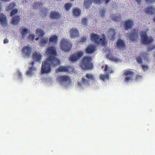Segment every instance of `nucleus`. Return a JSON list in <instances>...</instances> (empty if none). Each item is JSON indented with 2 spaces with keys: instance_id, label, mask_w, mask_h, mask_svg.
Returning <instances> with one entry per match:
<instances>
[{
  "instance_id": "nucleus-1",
  "label": "nucleus",
  "mask_w": 155,
  "mask_h": 155,
  "mask_svg": "<svg viewBox=\"0 0 155 155\" xmlns=\"http://www.w3.org/2000/svg\"><path fill=\"white\" fill-rule=\"evenodd\" d=\"M60 61L55 58H48L46 60L42 62L41 67L42 73H48L51 71V67H57L60 64Z\"/></svg>"
},
{
  "instance_id": "nucleus-2",
  "label": "nucleus",
  "mask_w": 155,
  "mask_h": 155,
  "mask_svg": "<svg viewBox=\"0 0 155 155\" xmlns=\"http://www.w3.org/2000/svg\"><path fill=\"white\" fill-rule=\"evenodd\" d=\"M91 40L92 42L97 44H100L102 46L105 45L106 43V39L104 34L101 35V38L100 39V36L97 34L93 32L90 35Z\"/></svg>"
},
{
  "instance_id": "nucleus-3",
  "label": "nucleus",
  "mask_w": 155,
  "mask_h": 155,
  "mask_svg": "<svg viewBox=\"0 0 155 155\" xmlns=\"http://www.w3.org/2000/svg\"><path fill=\"white\" fill-rule=\"evenodd\" d=\"M80 66L84 70L92 69L93 67L91 57L85 56L80 63Z\"/></svg>"
},
{
  "instance_id": "nucleus-4",
  "label": "nucleus",
  "mask_w": 155,
  "mask_h": 155,
  "mask_svg": "<svg viewBox=\"0 0 155 155\" xmlns=\"http://www.w3.org/2000/svg\"><path fill=\"white\" fill-rule=\"evenodd\" d=\"M60 47L62 50L67 52L70 50L72 45L68 40L63 38L61 41Z\"/></svg>"
},
{
  "instance_id": "nucleus-5",
  "label": "nucleus",
  "mask_w": 155,
  "mask_h": 155,
  "mask_svg": "<svg viewBox=\"0 0 155 155\" xmlns=\"http://www.w3.org/2000/svg\"><path fill=\"white\" fill-rule=\"evenodd\" d=\"M141 41L144 44L148 45L151 43L153 39L151 37H149L146 31H142L140 33Z\"/></svg>"
},
{
  "instance_id": "nucleus-6",
  "label": "nucleus",
  "mask_w": 155,
  "mask_h": 155,
  "mask_svg": "<svg viewBox=\"0 0 155 155\" xmlns=\"http://www.w3.org/2000/svg\"><path fill=\"white\" fill-rule=\"evenodd\" d=\"M46 54L48 56V58H55L57 60H59L56 57L57 55V52L55 48L53 47H51L48 48L46 52Z\"/></svg>"
},
{
  "instance_id": "nucleus-7",
  "label": "nucleus",
  "mask_w": 155,
  "mask_h": 155,
  "mask_svg": "<svg viewBox=\"0 0 155 155\" xmlns=\"http://www.w3.org/2000/svg\"><path fill=\"white\" fill-rule=\"evenodd\" d=\"M135 74V73L132 71L127 70L125 71L123 74V75L125 76V81L127 82H129L130 81L132 80Z\"/></svg>"
},
{
  "instance_id": "nucleus-8",
  "label": "nucleus",
  "mask_w": 155,
  "mask_h": 155,
  "mask_svg": "<svg viewBox=\"0 0 155 155\" xmlns=\"http://www.w3.org/2000/svg\"><path fill=\"white\" fill-rule=\"evenodd\" d=\"M138 36V31L136 29H134L131 32L127 35V36L129 40L133 41L137 39Z\"/></svg>"
},
{
  "instance_id": "nucleus-9",
  "label": "nucleus",
  "mask_w": 155,
  "mask_h": 155,
  "mask_svg": "<svg viewBox=\"0 0 155 155\" xmlns=\"http://www.w3.org/2000/svg\"><path fill=\"white\" fill-rule=\"evenodd\" d=\"M82 80L83 83L87 84L90 81H94L95 78L93 74L87 73L82 78Z\"/></svg>"
},
{
  "instance_id": "nucleus-10",
  "label": "nucleus",
  "mask_w": 155,
  "mask_h": 155,
  "mask_svg": "<svg viewBox=\"0 0 155 155\" xmlns=\"http://www.w3.org/2000/svg\"><path fill=\"white\" fill-rule=\"evenodd\" d=\"M83 54V52L82 51L73 54L70 56L69 60L71 61H76L82 57Z\"/></svg>"
},
{
  "instance_id": "nucleus-11",
  "label": "nucleus",
  "mask_w": 155,
  "mask_h": 155,
  "mask_svg": "<svg viewBox=\"0 0 155 155\" xmlns=\"http://www.w3.org/2000/svg\"><path fill=\"white\" fill-rule=\"evenodd\" d=\"M109 70L110 69L108 67L107 65H106L105 67L104 71L106 73H107V74H100V78L101 80H103V81H104L105 80L109 79V76L108 74L109 73Z\"/></svg>"
},
{
  "instance_id": "nucleus-12",
  "label": "nucleus",
  "mask_w": 155,
  "mask_h": 155,
  "mask_svg": "<svg viewBox=\"0 0 155 155\" xmlns=\"http://www.w3.org/2000/svg\"><path fill=\"white\" fill-rule=\"evenodd\" d=\"M31 52V48L29 46L24 47L22 49V52L25 56H30Z\"/></svg>"
},
{
  "instance_id": "nucleus-13",
  "label": "nucleus",
  "mask_w": 155,
  "mask_h": 155,
  "mask_svg": "<svg viewBox=\"0 0 155 155\" xmlns=\"http://www.w3.org/2000/svg\"><path fill=\"white\" fill-rule=\"evenodd\" d=\"M58 80L61 83L70 84L71 82L70 79L67 76H61L58 78Z\"/></svg>"
},
{
  "instance_id": "nucleus-14",
  "label": "nucleus",
  "mask_w": 155,
  "mask_h": 155,
  "mask_svg": "<svg viewBox=\"0 0 155 155\" xmlns=\"http://www.w3.org/2000/svg\"><path fill=\"white\" fill-rule=\"evenodd\" d=\"M107 36L111 40L115 39V30L114 28H110L107 34Z\"/></svg>"
},
{
  "instance_id": "nucleus-15",
  "label": "nucleus",
  "mask_w": 155,
  "mask_h": 155,
  "mask_svg": "<svg viewBox=\"0 0 155 155\" xmlns=\"http://www.w3.org/2000/svg\"><path fill=\"white\" fill-rule=\"evenodd\" d=\"M71 37V38H76L79 35V31L78 30L74 28H72L69 31Z\"/></svg>"
},
{
  "instance_id": "nucleus-16",
  "label": "nucleus",
  "mask_w": 155,
  "mask_h": 155,
  "mask_svg": "<svg viewBox=\"0 0 155 155\" xmlns=\"http://www.w3.org/2000/svg\"><path fill=\"white\" fill-rule=\"evenodd\" d=\"M134 25L133 21L128 20L125 21L124 23L125 29L126 30H128L130 29Z\"/></svg>"
},
{
  "instance_id": "nucleus-17",
  "label": "nucleus",
  "mask_w": 155,
  "mask_h": 155,
  "mask_svg": "<svg viewBox=\"0 0 155 155\" xmlns=\"http://www.w3.org/2000/svg\"><path fill=\"white\" fill-rule=\"evenodd\" d=\"M116 43L117 47L120 49H122L125 47L124 41L120 39H118Z\"/></svg>"
},
{
  "instance_id": "nucleus-18",
  "label": "nucleus",
  "mask_w": 155,
  "mask_h": 155,
  "mask_svg": "<svg viewBox=\"0 0 155 155\" xmlns=\"http://www.w3.org/2000/svg\"><path fill=\"white\" fill-rule=\"evenodd\" d=\"M41 55L39 52H35L33 53V59L34 61L40 62Z\"/></svg>"
},
{
  "instance_id": "nucleus-19",
  "label": "nucleus",
  "mask_w": 155,
  "mask_h": 155,
  "mask_svg": "<svg viewBox=\"0 0 155 155\" xmlns=\"http://www.w3.org/2000/svg\"><path fill=\"white\" fill-rule=\"evenodd\" d=\"M61 15L59 12H57L54 11L50 14V18L51 19H59Z\"/></svg>"
},
{
  "instance_id": "nucleus-20",
  "label": "nucleus",
  "mask_w": 155,
  "mask_h": 155,
  "mask_svg": "<svg viewBox=\"0 0 155 155\" xmlns=\"http://www.w3.org/2000/svg\"><path fill=\"white\" fill-rule=\"evenodd\" d=\"M95 51V47L92 45H90L87 47L85 50L86 52L88 54L92 53Z\"/></svg>"
},
{
  "instance_id": "nucleus-21",
  "label": "nucleus",
  "mask_w": 155,
  "mask_h": 155,
  "mask_svg": "<svg viewBox=\"0 0 155 155\" xmlns=\"http://www.w3.org/2000/svg\"><path fill=\"white\" fill-rule=\"evenodd\" d=\"M7 19L5 15L2 13H0V22L2 25H5L7 24Z\"/></svg>"
},
{
  "instance_id": "nucleus-22",
  "label": "nucleus",
  "mask_w": 155,
  "mask_h": 155,
  "mask_svg": "<svg viewBox=\"0 0 155 155\" xmlns=\"http://www.w3.org/2000/svg\"><path fill=\"white\" fill-rule=\"evenodd\" d=\"M16 6V4L13 2L9 3L8 5L6 8V11L7 12H10L14 9Z\"/></svg>"
},
{
  "instance_id": "nucleus-23",
  "label": "nucleus",
  "mask_w": 155,
  "mask_h": 155,
  "mask_svg": "<svg viewBox=\"0 0 155 155\" xmlns=\"http://www.w3.org/2000/svg\"><path fill=\"white\" fill-rule=\"evenodd\" d=\"M93 2V0H84V5L86 8H88L91 7Z\"/></svg>"
},
{
  "instance_id": "nucleus-24",
  "label": "nucleus",
  "mask_w": 155,
  "mask_h": 155,
  "mask_svg": "<svg viewBox=\"0 0 155 155\" xmlns=\"http://www.w3.org/2000/svg\"><path fill=\"white\" fill-rule=\"evenodd\" d=\"M145 12L148 15H152L155 12V8L152 7H147L145 9Z\"/></svg>"
},
{
  "instance_id": "nucleus-25",
  "label": "nucleus",
  "mask_w": 155,
  "mask_h": 155,
  "mask_svg": "<svg viewBox=\"0 0 155 155\" xmlns=\"http://www.w3.org/2000/svg\"><path fill=\"white\" fill-rule=\"evenodd\" d=\"M70 67L68 66H61L58 68L57 70V71L58 72H67L69 71Z\"/></svg>"
},
{
  "instance_id": "nucleus-26",
  "label": "nucleus",
  "mask_w": 155,
  "mask_h": 155,
  "mask_svg": "<svg viewBox=\"0 0 155 155\" xmlns=\"http://www.w3.org/2000/svg\"><path fill=\"white\" fill-rule=\"evenodd\" d=\"M73 15L75 16H78L81 14V11L80 9L74 8L73 9Z\"/></svg>"
},
{
  "instance_id": "nucleus-27",
  "label": "nucleus",
  "mask_w": 155,
  "mask_h": 155,
  "mask_svg": "<svg viewBox=\"0 0 155 155\" xmlns=\"http://www.w3.org/2000/svg\"><path fill=\"white\" fill-rule=\"evenodd\" d=\"M34 63V62L33 61L31 63V64L32 65V66L29 68L27 72V73L28 75H31L32 74L33 71L35 70V68L34 66H33Z\"/></svg>"
},
{
  "instance_id": "nucleus-28",
  "label": "nucleus",
  "mask_w": 155,
  "mask_h": 155,
  "mask_svg": "<svg viewBox=\"0 0 155 155\" xmlns=\"http://www.w3.org/2000/svg\"><path fill=\"white\" fill-rule=\"evenodd\" d=\"M20 19V18L19 16H15L13 18L11 22L13 24L16 25L18 23Z\"/></svg>"
},
{
  "instance_id": "nucleus-29",
  "label": "nucleus",
  "mask_w": 155,
  "mask_h": 155,
  "mask_svg": "<svg viewBox=\"0 0 155 155\" xmlns=\"http://www.w3.org/2000/svg\"><path fill=\"white\" fill-rule=\"evenodd\" d=\"M48 38H43L42 39L39 41V44L41 46H45L48 42Z\"/></svg>"
},
{
  "instance_id": "nucleus-30",
  "label": "nucleus",
  "mask_w": 155,
  "mask_h": 155,
  "mask_svg": "<svg viewBox=\"0 0 155 155\" xmlns=\"http://www.w3.org/2000/svg\"><path fill=\"white\" fill-rule=\"evenodd\" d=\"M49 41L50 42H53L54 44L57 43L58 41V37L56 35H53L51 36L49 38Z\"/></svg>"
},
{
  "instance_id": "nucleus-31",
  "label": "nucleus",
  "mask_w": 155,
  "mask_h": 155,
  "mask_svg": "<svg viewBox=\"0 0 155 155\" xmlns=\"http://www.w3.org/2000/svg\"><path fill=\"white\" fill-rule=\"evenodd\" d=\"M36 31L37 35V36L38 37L41 38L44 35V33L42 30L38 29L36 30Z\"/></svg>"
},
{
  "instance_id": "nucleus-32",
  "label": "nucleus",
  "mask_w": 155,
  "mask_h": 155,
  "mask_svg": "<svg viewBox=\"0 0 155 155\" xmlns=\"http://www.w3.org/2000/svg\"><path fill=\"white\" fill-rule=\"evenodd\" d=\"M107 58L110 60L115 61H118V59L114 58L111 54H108L107 55Z\"/></svg>"
},
{
  "instance_id": "nucleus-33",
  "label": "nucleus",
  "mask_w": 155,
  "mask_h": 155,
  "mask_svg": "<svg viewBox=\"0 0 155 155\" xmlns=\"http://www.w3.org/2000/svg\"><path fill=\"white\" fill-rule=\"evenodd\" d=\"M43 4L41 2L39 3L38 2H36L34 4V5H33V8L35 9H37L38 7L40 8V6H42Z\"/></svg>"
},
{
  "instance_id": "nucleus-34",
  "label": "nucleus",
  "mask_w": 155,
  "mask_h": 155,
  "mask_svg": "<svg viewBox=\"0 0 155 155\" xmlns=\"http://www.w3.org/2000/svg\"><path fill=\"white\" fill-rule=\"evenodd\" d=\"M71 6L72 5L71 4L69 3H67L65 4L64 7L65 10L67 11H68L70 10Z\"/></svg>"
},
{
  "instance_id": "nucleus-35",
  "label": "nucleus",
  "mask_w": 155,
  "mask_h": 155,
  "mask_svg": "<svg viewBox=\"0 0 155 155\" xmlns=\"http://www.w3.org/2000/svg\"><path fill=\"white\" fill-rule=\"evenodd\" d=\"M28 32V29L27 28H24L22 29L21 32V34L22 35V37L23 38L25 37V35Z\"/></svg>"
},
{
  "instance_id": "nucleus-36",
  "label": "nucleus",
  "mask_w": 155,
  "mask_h": 155,
  "mask_svg": "<svg viewBox=\"0 0 155 155\" xmlns=\"http://www.w3.org/2000/svg\"><path fill=\"white\" fill-rule=\"evenodd\" d=\"M112 18L113 20L115 21H118L120 20L121 18L120 16H116L114 15H113L112 16Z\"/></svg>"
},
{
  "instance_id": "nucleus-37",
  "label": "nucleus",
  "mask_w": 155,
  "mask_h": 155,
  "mask_svg": "<svg viewBox=\"0 0 155 155\" xmlns=\"http://www.w3.org/2000/svg\"><path fill=\"white\" fill-rule=\"evenodd\" d=\"M18 10L16 9H14L11 11L10 15L12 16L14 15L17 14L18 13Z\"/></svg>"
},
{
  "instance_id": "nucleus-38",
  "label": "nucleus",
  "mask_w": 155,
  "mask_h": 155,
  "mask_svg": "<svg viewBox=\"0 0 155 155\" xmlns=\"http://www.w3.org/2000/svg\"><path fill=\"white\" fill-rule=\"evenodd\" d=\"M47 8H43L41 11V12L42 14L44 15V16L46 17L47 14Z\"/></svg>"
},
{
  "instance_id": "nucleus-39",
  "label": "nucleus",
  "mask_w": 155,
  "mask_h": 155,
  "mask_svg": "<svg viewBox=\"0 0 155 155\" xmlns=\"http://www.w3.org/2000/svg\"><path fill=\"white\" fill-rule=\"evenodd\" d=\"M155 48V45H151L148 46L147 47L148 51H149Z\"/></svg>"
},
{
  "instance_id": "nucleus-40",
  "label": "nucleus",
  "mask_w": 155,
  "mask_h": 155,
  "mask_svg": "<svg viewBox=\"0 0 155 155\" xmlns=\"http://www.w3.org/2000/svg\"><path fill=\"white\" fill-rule=\"evenodd\" d=\"M94 3L100 4L103 2V0H93Z\"/></svg>"
},
{
  "instance_id": "nucleus-41",
  "label": "nucleus",
  "mask_w": 155,
  "mask_h": 155,
  "mask_svg": "<svg viewBox=\"0 0 155 155\" xmlns=\"http://www.w3.org/2000/svg\"><path fill=\"white\" fill-rule=\"evenodd\" d=\"M81 23L84 25H86L87 23V19L85 18L82 19L81 21Z\"/></svg>"
},
{
  "instance_id": "nucleus-42",
  "label": "nucleus",
  "mask_w": 155,
  "mask_h": 155,
  "mask_svg": "<svg viewBox=\"0 0 155 155\" xmlns=\"http://www.w3.org/2000/svg\"><path fill=\"white\" fill-rule=\"evenodd\" d=\"M100 14L102 16H104L105 13V9H101L100 11Z\"/></svg>"
},
{
  "instance_id": "nucleus-43",
  "label": "nucleus",
  "mask_w": 155,
  "mask_h": 155,
  "mask_svg": "<svg viewBox=\"0 0 155 155\" xmlns=\"http://www.w3.org/2000/svg\"><path fill=\"white\" fill-rule=\"evenodd\" d=\"M87 39L86 37L84 36L81 38L80 42H84L86 41Z\"/></svg>"
},
{
  "instance_id": "nucleus-44",
  "label": "nucleus",
  "mask_w": 155,
  "mask_h": 155,
  "mask_svg": "<svg viewBox=\"0 0 155 155\" xmlns=\"http://www.w3.org/2000/svg\"><path fill=\"white\" fill-rule=\"evenodd\" d=\"M137 61L138 63L140 64H142V63L141 58L140 57H138L137 58Z\"/></svg>"
},
{
  "instance_id": "nucleus-45",
  "label": "nucleus",
  "mask_w": 155,
  "mask_h": 155,
  "mask_svg": "<svg viewBox=\"0 0 155 155\" xmlns=\"http://www.w3.org/2000/svg\"><path fill=\"white\" fill-rule=\"evenodd\" d=\"M35 38V36L34 34H31L29 36V38L31 40H33Z\"/></svg>"
},
{
  "instance_id": "nucleus-46",
  "label": "nucleus",
  "mask_w": 155,
  "mask_h": 155,
  "mask_svg": "<svg viewBox=\"0 0 155 155\" xmlns=\"http://www.w3.org/2000/svg\"><path fill=\"white\" fill-rule=\"evenodd\" d=\"M142 67L144 70H147V69L148 66L146 65H142Z\"/></svg>"
},
{
  "instance_id": "nucleus-47",
  "label": "nucleus",
  "mask_w": 155,
  "mask_h": 155,
  "mask_svg": "<svg viewBox=\"0 0 155 155\" xmlns=\"http://www.w3.org/2000/svg\"><path fill=\"white\" fill-rule=\"evenodd\" d=\"M143 56L145 60H147V57L148 56V54L147 53H144L143 54Z\"/></svg>"
},
{
  "instance_id": "nucleus-48",
  "label": "nucleus",
  "mask_w": 155,
  "mask_h": 155,
  "mask_svg": "<svg viewBox=\"0 0 155 155\" xmlns=\"http://www.w3.org/2000/svg\"><path fill=\"white\" fill-rule=\"evenodd\" d=\"M146 2H147L148 3H151L154 2L155 0H145Z\"/></svg>"
},
{
  "instance_id": "nucleus-49",
  "label": "nucleus",
  "mask_w": 155,
  "mask_h": 155,
  "mask_svg": "<svg viewBox=\"0 0 155 155\" xmlns=\"http://www.w3.org/2000/svg\"><path fill=\"white\" fill-rule=\"evenodd\" d=\"M8 39H7V38L5 39H4V41H3L4 44H5L7 43H8Z\"/></svg>"
},
{
  "instance_id": "nucleus-50",
  "label": "nucleus",
  "mask_w": 155,
  "mask_h": 155,
  "mask_svg": "<svg viewBox=\"0 0 155 155\" xmlns=\"http://www.w3.org/2000/svg\"><path fill=\"white\" fill-rule=\"evenodd\" d=\"M18 77L19 78H21L22 76V73L20 72H18Z\"/></svg>"
},
{
  "instance_id": "nucleus-51",
  "label": "nucleus",
  "mask_w": 155,
  "mask_h": 155,
  "mask_svg": "<svg viewBox=\"0 0 155 155\" xmlns=\"http://www.w3.org/2000/svg\"><path fill=\"white\" fill-rule=\"evenodd\" d=\"M137 2L138 4H140L141 2V0H135Z\"/></svg>"
},
{
  "instance_id": "nucleus-52",
  "label": "nucleus",
  "mask_w": 155,
  "mask_h": 155,
  "mask_svg": "<svg viewBox=\"0 0 155 155\" xmlns=\"http://www.w3.org/2000/svg\"><path fill=\"white\" fill-rule=\"evenodd\" d=\"M142 78L141 76L140 75H137L136 77V79H138L139 78Z\"/></svg>"
},
{
  "instance_id": "nucleus-53",
  "label": "nucleus",
  "mask_w": 155,
  "mask_h": 155,
  "mask_svg": "<svg viewBox=\"0 0 155 155\" xmlns=\"http://www.w3.org/2000/svg\"><path fill=\"white\" fill-rule=\"evenodd\" d=\"M111 0H104L105 3L107 4Z\"/></svg>"
},
{
  "instance_id": "nucleus-54",
  "label": "nucleus",
  "mask_w": 155,
  "mask_h": 155,
  "mask_svg": "<svg viewBox=\"0 0 155 155\" xmlns=\"http://www.w3.org/2000/svg\"><path fill=\"white\" fill-rule=\"evenodd\" d=\"M2 1L4 2H9L10 0H1Z\"/></svg>"
},
{
  "instance_id": "nucleus-55",
  "label": "nucleus",
  "mask_w": 155,
  "mask_h": 155,
  "mask_svg": "<svg viewBox=\"0 0 155 155\" xmlns=\"http://www.w3.org/2000/svg\"><path fill=\"white\" fill-rule=\"evenodd\" d=\"M153 21L155 22V17H154V18H153Z\"/></svg>"
},
{
  "instance_id": "nucleus-56",
  "label": "nucleus",
  "mask_w": 155,
  "mask_h": 155,
  "mask_svg": "<svg viewBox=\"0 0 155 155\" xmlns=\"http://www.w3.org/2000/svg\"><path fill=\"white\" fill-rule=\"evenodd\" d=\"M38 38H36V40H38Z\"/></svg>"
},
{
  "instance_id": "nucleus-57",
  "label": "nucleus",
  "mask_w": 155,
  "mask_h": 155,
  "mask_svg": "<svg viewBox=\"0 0 155 155\" xmlns=\"http://www.w3.org/2000/svg\"><path fill=\"white\" fill-rule=\"evenodd\" d=\"M70 0L72 1H74V0Z\"/></svg>"
},
{
  "instance_id": "nucleus-58",
  "label": "nucleus",
  "mask_w": 155,
  "mask_h": 155,
  "mask_svg": "<svg viewBox=\"0 0 155 155\" xmlns=\"http://www.w3.org/2000/svg\"><path fill=\"white\" fill-rule=\"evenodd\" d=\"M103 66H102V68H103Z\"/></svg>"
}]
</instances>
